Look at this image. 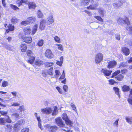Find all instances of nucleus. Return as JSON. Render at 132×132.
<instances>
[{
    "label": "nucleus",
    "mask_w": 132,
    "mask_h": 132,
    "mask_svg": "<svg viewBox=\"0 0 132 132\" xmlns=\"http://www.w3.org/2000/svg\"><path fill=\"white\" fill-rule=\"evenodd\" d=\"M57 125L60 127L62 128V130L68 132H72V131L70 130V127H68L67 125H65L61 117H58L55 119Z\"/></svg>",
    "instance_id": "1"
},
{
    "label": "nucleus",
    "mask_w": 132,
    "mask_h": 132,
    "mask_svg": "<svg viewBox=\"0 0 132 132\" xmlns=\"http://www.w3.org/2000/svg\"><path fill=\"white\" fill-rule=\"evenodd\" d=\"M58 109L56 106H55L54 109L51 108H47L41 109V112L44 114H49L52 113V115L54 116L56 115L58 113Z\"/></svg>",
    "instance_id": "2"
},
{
    "label": "nucleus",
    "mask_w": 132,
    "mask_h": 132,
    "mask_svg": "<svg viewBox=\"0 0 132 132\" xmlns=\"http://www.w3.org/2000/svg\"><path fill=\"white\" fill-rule=\"evenodd\" d=\"M103 55L101 53L99 52L96 54L94 57V61L96 64L100 63L102 61Z\"/></svg>",
    "instance_id": "3"
},
{
    "label": "nucleus",
    "mask_w": 132,
    "mask_h": 132,
    "mask_svg": "<svg viewBox=\"0 0 132 132\" xmlns=\"http://www.w3.org/2000/svg\"><path fill=\"white\" fill-rule=\"evenodd\" d=\"M23 109L24 108L23 106H20V108L18 110L17 113H14L12 114V118L16 120L19 119V115L22 114V111H23Z\"/></svg>",
    "instance_id": "4"
},
{
    "label": "nucleus",
    "mask_w": 132,
    "mask_h": 132,
    "mask_svg": "<svg viewBox=\"0 0 132 132\" xmlns=\"http://www.w3.org/2000/svg\"><path fill=\"white\" fill-rule=\"evenodd\" d=\"M117 22L119 24L123 25L125 24L127 26L130 24V22L128 18L127 17L123 18H119L117 20Z\"/></svg>",
    "instance_id": "5"
},
{
    "label": "nucleus",
    "mask_w": 132,
    "mask_h": 132,
    "mask_svg": "<svg viewBox=\"0 0 132 132\" xmlns=\"http://www.w3.org/2000/svg\"><path fill=\"white\" fill-rule=\"evenodd\" d=\"M62 118L64 120L66 124L71 128L72 126V122L68 118L67 114L65 113H63L62 115Z\"/></svg>",
    "instance_id": "6"
},
{
    "label": "nucleus",
    "mask_w": 132,
    "mask_h": 132,
    "mask_svg": "<svg viewBox=\"0 0 132 132\" xmlns=\"http://www.w3.org/2000/svg\"><path fill=\"white\" fill-rule=\"evenodd\" d=\"M45 56L49 59H51L54 56L52 52L49 49H47L46 50L45 53Z\"/></svg>",
    "instance_id": "7"
},
{
    "label": "nucleus",
    "mask_w": 132,
    "mask_h": 132,
    "mask_svg": "<svg viewBox=\"0 0 132 132\" xmlns=\"http://www.w3.org/2000/svg\"><path fill=\"white\" fill-rule=\"evenodd\" d=\"M46 127L49 129V132H56L57 129V127L55 126H51L48 125Z\"/></svg>",
    "instance_id": "8"
},
{
    "label": "nucleus",
    "mask_w": 132,
    "mask_h": 132,
    "mask_svg": "<svg viewBox=\"0 0 132 132\" xmlns=\"http://www.w3.org/2000/svg\"><path fill=\"white\" fill-rule=\"evenodd\" d=\"M101 72L103 73L105 76H109L111 74L112 71V70H109L106 69H103L101 71Z\"/></svg>",
    "instance_id": "9"
},
{
    "label": "nucleus",
    "mask_w": 132,
    "mask_h": 132,
    "mask_svg": "<svg viewBox=\"0 0 132 132\" xmlns=\"http://www.w3.org/2000/svg\"><path fill=\"white\" fill-rule=\"evenodd\" d=\"M46 23V21L44 19H43L41 20L40 23V29L41 30H44V29L45 28Z\"/></svg>",
    "instance_id": "10"
},
{
    "label": "nucleus",
    "mask_w": 132,
    "mask_h": 132,
    "mask_svg": "<svg viewBox=\"0 0 132 132\" xmlns=\"http://www.w3.org/2000/svg\"><path fill=\"white\" fill-rule=\"evenodd\" d=\"M117 63L115 61H110L108 63V68H113L117 65Z\"/></svg>",
    "instance_id": "11"
},
{
    "label": "nucleus",
    "mask_w": 132,
    "mask_h": 132,
    "mask_svg": "<svg viewBox=\"0 0 132 132\" xmlns=\"http://www.w3.org/2000/svg\"><path fill=\"white\" fill-rule=\"evenodd\" d=\"M53 15H51L49 16L47 18L46 23L47 25H49L53 23Z\"/></svg>",
    "instance_id": "12"
},
{
    "label": "nucleus",
    "mask_w": 132,
    "mask_h": 132,
    "mask_svg": "<svg viewBox=\"0 0 132 132\" xmlns=\"http://www.w3.org/2000/svg\"><path fill=\"white\" fill-rule=\"evenodd\" d=\"M29 2L27 0H17L16 1V3L18 4V6L19 7L22 5V3L28 4Z\"/></svg>",
    "instance_id": "13"
},
{
    "label": "nucleus",
    "mask_w": 132,
    "mask_h": 132,
    "mask_svg": "<svg viewBox=\"0 0 132 132\" xmlns=\"http://www.w3.org/2000/svg\"><path fill=\"white\" fill-rule=\"evenodd\" d=\"M22 39L24 42L27 43H30L32 42V39L30 37H22Z\"/></svg>",
    "instance_id": "14"
},
{
    "label": "nucleus",
    "mask_w": 132,
    "mask_h": 132,
    "mask_svg": "<svg viewBox=\"0 0 132 132\" xmlns=\"http://www.w3.org/2000/svg\"><path fill=\"white\" fill-rule=\"evenodd\" d=\"M122 51L125 55L127 56L129 54V50L127 48L123 47L122 48Z\"/></svg>",
    "instance_id": "15"
},
{
    "label": "nucleus",
    "mask_w": 132,
    "mask_h": 132,
    "mask_svg": "<svg viewBox=\"0 0 132 132\" xmlns=\"http://www.w3.org/2000/svg\"><path fill=\"white\" fill-rule=\"evenodd\" d=\"M94 94L93 93H90L89 95V97L87 98V103L88 104H90L92 103V101L93 98V95Z\"/></svg>",
    "instance_id": "16"
},
{
    "label": "nucleus",
    "mask_w": 132,
    "mask_h": 132,
    "mask_svg": "<svg viewBox=\"0 0 132 132\" xmlns=\"http://www.w3.org/2000/svg\"><path fill=\"white\" fill-rule=\"evenodd\" d=\"M127 62H123L120 63L119 64L118 68H119L121 69L123 67L127 66Z\"/></svg>",
    "instance_id": "17"
},
{
    "label": "nucleus",
    "mask_w": 132,
    "mask_h": 132,
    "mask_svg": "<svg viewBox=\"0 0 132 132\" xmlns=\"http://www.w3.org/2000/svg\"><path fill=\"white\" fill-rule=\"evenodd\" d=\"M98 12L99 14L102 17H103L106 13L105 11H104L103 9L102 8H100L99 9Z\"/></svg>",
    "instance_id": "18"
},
{
    "label": "nucleus",
    "mask_w": 132,
    "mask_h": 132,
    "mask_svg": "<svg viewBox=\"0 0 132 132\" xmlns=\"http://www.w3.org/2000/svg\"><path fill=\"white\" fill-rule=\"evenodd\" d=\"M65 77V75H62L60 77L59 79H61L60 81L61 82L65 84L66 82V79L64 78Z\"/></svg>",
    "instance_id": "19"
},
{
    "label": "nucleus",
    "mask_w": 132,
    "mask_h": 132,
    "mask_svg": "<svg viewBox=\"0 0 132 132\" xmlns=\"http://www.w3.org/2000/svg\"><path fill=\"white\" fill-rule=\"evenodd\" d=\"M28 4L29 7L30 9H35L36 7V5L34 3L29 2Z\"/></svg>",
    "instance_id": "20"
},
{
    "label": "nucleus",
    "mask_w": 132,
    "mask_h": 132,
    "mask_svg": "<svg viewBox=\"0 0 132 132\" xmlns=\"http://www.w3.org/2000/svg\"><path fill=\"white\" fill-rule=\"evenodd\" d=\"M21 51L22 52H24L26 51L27 47L25 44H21L20 46Z\"/></svg>",
    "instance_id": "21"
},
{
    "label": "nucleus",
    "mask_w": 132,
    "mask_h": 132,
    "mask_svg": "<svg viewBox=\"0 0 132 132\" xmlns=\"http://www.w3.org/2000/svg\"><path fill=\"white\" fill-rule=\"evenodd\" d=\"M90 0H82L81 1V5L86 6L88 5L89 3Z\"/></svg>",
    "instance_id": "22"
},
{
    "label": "nucleus",
    "mask_w": 132,
    "mask_h": 132,
    "mask_svg": "<svg viewBox=\"0 0 132 132\" xmlns=\"http://www.w3.org/2000/svg\"><path fill=\"white\" fill-rule=\"evenodd\" d=\"M27 20L29 23H33L36 20L35 18L34 17H29L27 18Z\"/></svg>",
    "instance_id": "23"
},
{
    "label": "nucleus",
    "mask_w": 132,
    "mask_h": 132,
    "mask_svg": "<svg viewBox=\"0 0 132 132\" xmlns=\"http://www.w3.org/2000/svg\"><path fill=\"white\" fill-rule=\"evenodd\" d=\"M12 126L10 125H5L4 127L6 131L7 132H10L12 128Z\"/></svg>",
    "instance_id": "24"
},
{
    "label": "nucleus",
    "mask_w": 132,
    "mask_h": 132,
    "mask_svg": "<svg viewBox=\"0 0 132 132\" xmlns=\"http://www.w3.org/2000/svg\"><path fill=\"white\" fill-rule=\"evenodd\" d=\"M97 5L96 4L91 5L87 7L88 10H96Z\"/></svg>",
    "instance_id": "25"
},
{
    "label": "nucleus",
    "mask_w": 132,
    "mask_h": 132,
    "mask_svg": "<svg viewBox=\"0 0 132 132\" xmlns=\"http://www.w3.org/2000/svg\"><path fill=\"white\" fill-rule=\"evenodd\" d=\"M23 30L26 34H29L31 32V30L29 28L27 27L25 28Z\"/></svg>",
    "instance_id": "26"
},
{
    "label": "nucleus",
    "mask_w": 132,
    "mask_h": 132,
    "mask_svg": "<svg viewBox=\"0 0 132 132\" xmlns=\"http://www.w3.org/2000/svg\"><path fill=\"white\" fill-rule=\"evenodd\" d=\"M126 121L130 124H132V117H126L125 118Z\"/></svg>",
    "instance_id": "27"
},
{
    "label": "nucleus",
    "mask_w": 132,
    "mask_h": 132,
    "mask_svg": "<svg viewBox=\"0 0 132 132\" xmlns=\"http://www.w3.org/2000/svg\"><path fill=\"white\" fill-rule=\"evenodd\" d=\"M35 59V57L34 56H30L29 60L27 61V62L30 64H32L34 62Z\"/></svg>",
    "instance_id": "28"
},
{
    "label": "nucleus",
    "mask_w": 132,
    "mask_h": 132,
    "mask_svg": "<svg viewBox=\"0 0 132 132\" xmlns=\"http://www.w3.org/2000/svg\"><path fill=\"white\" fill-rule=\"evenodd\" d=\"M37 120L38 122V126L40 129L41 130H42L43 129V128L41 126V120L40 118L39 117H38L37 118Z\"/></svg>",
    "instance_id": "29"
},
{
    "label": "nucleus",
    "mask_w": 132,
    "mask_h": 132,
    "mask_svg": "<svg viewBox=\"0 0 132 132\" xmlns=\"http://www.w3.org/2000/svg\"><path fill=\"white\" fill-rule=\"evenodd\" d=\"M113 89L115 93L118 95L119 97H120V96L119 93V89L117 87H114L113 88Z\"/></svg>",
    "instance_id": "30"
},
{
    "label": "nucleus",
    "mask_w": 132,
    "mask_h": 132,
    "mask_svg": "<svg viewBox=\"0 0 132 132\" xmlns=\"http://www.w3.org/2000/svg\"><path fill=\"white\" fill-rule=\"evenodd\" d=\"M122 89L123 91L127 92L129 90L130 88L128 86L125 85L122 87Z\"/></svg>",
    "instance_id": "31"
},
{
    "label": "nucleus",
    "mask_w": 132,
    "mask_h": 132,
    "mask_svg": "<svg viewBox=\"0 0 132 132\" xmlns=\"http://www.w3.org/2000/svg\"><path fill=\"white\" fill-rule=\"evenodd\" d=\"M38 28V25H35L32 29V35L34 34L36 32Z\"/></svg>",
    "instance_id": "32"
},
{
    "label": "nucleus",
    "mask_w": 132,
    "mask_h": 132,
    "mask_svg": "<svg viewBox=\"0 0 132 132\" xmlns=\"http://www.w3.org/2000/svg\"><path fill=\"white\" fill-rule=\"evenodd\" d=\"M116 78L119 81H121L123 79V76L121 74H119L117 76Z\"/></svg>",
    "instance_id": "33"
},
{
    "label": "nucleus",
    "mask_w": 132,
    "mask_h": 132,
    "mask_svg": "<svg viewBox=\"0 0 132 132\" xmlns=\"http://www.w3.org/2000/svg\"><path fill=\"white\" fill-rule=\"evenodd\" d=\"M37 16L39 18H42L43 17V15L40 10H38L37 12Z\"/></svg>",
    "instance_id": "34"
},
{
    "label": "nucleus",
    "mask_w": 132,
    "mask_h": 132,
    "mask_svg": "<svg viewBox=\"0 0 132 132\" xmlns=\"http://www.w3.org/2000/svg\"><path fill=\"white\" fill-rule=\"evenodd\" d=\"M5 120V122L9 123H11L12 121L11 119L8 116H6V118H4Z\"/></svg>",
    "instance_id": "35"
},
{
    "label": "nucleus",
    "mask_w": 132,
    "mask_h": 132,
    "mask_svg": "<svg viewBox=\"0 0 132 132\" xmlns=\"http://www.w3.org/2000/svg\"><path fill=\"white\" fill-rule=\"evenodd\" d=\"M5 120L4 118H0V125H5Z\"/></svg>",
    "instance_id": "36"
},
{
    "label": "nucleus",
    "mask_w": 132,
    "mask_h": 132,
    "mask_svg": "<svg viewBox=\"0 0 132 132\" xmlns=\"http://www.w3.org/2000/svg\"><path fill=\"white\" fill-rule=\"evenodd\" d=\"M126 29L129 31V34L132 35V27L129 26L126 27Z\"/></svg>",
    "instance_id": "37"
},
{
    "label": "nucleus",
    "mask_w": 132,
    "mask_h": 132,
    "mask_svg": "<svg viewBox=\"0 0 132 132\" xmlns=\"http://www.w3.org/2000/svg\"><path fill=\"white\" fill-rule=\"evenodd\" d=\"M44 40L43 39L39 40L38 43V45L39 47L42 46L44 44Z\"/></svg>",
    "instance_id": "38"
},
{
    "label": "nucleus",
    "mask_w": 132,
    "mask_h": 132,
    "mask_svg": "<svg viewBox=\"0 0 132 132\" xmlns=\"http://www.w3.org/2000/svg\"><path fill=\"white\" fill-rule=\"evenodd\" d=\"M10 6L12 9L15 11L17 10H19V9L16 5L12 4L10 5Z\"/></svg>",
    "instance_id": "39"
},
{
    "label": "nucleus",
    "mask_w": 132,
    "mask_h": 132,
    "mask_svg": "<svg viewBox=\"0 0 132 132\" xmlns=\"http://www.w3.org/2000/svg\"><path fill=\"white\" fill-rule=\"evenodd\" d=\"M11 22L13 23H16L18 21V19L15 17H13L11 20Z\"/></svg>",
    "instance_id": "40"
},
{
    "label": "nucleus",
    "mask_w": 132,
    "mask_h": 132,
    "mask_svg": "<svg viewBox=\"0 0 132 132\" xmlns=\"http://www.w3.org/2000/svg\"><path fill=\"white\" fill-rule=\"evenodd\" d=\"M94 18H95L96 19L98 20L101 22H103V20L102 19L101 16H94Z\"/></svg>",
    "instance_id": "41"
},
{
    "label": "nucleus",
    "mask_w": 132,
    "mask_h": 132,
    "mask_svg": "<svg viewBox=\"0 0 132 132\" xmlns=\"http://www.w3.org/2000/svg\"><path fill=\"white\" fill-rule=\"evenodd\" d=\"M70 105L71 107L72 108V109L77 114V111L76 109V107L75 105L73 103H71Z\"/></svg>",
    "instance_id": "42"
},
{
    "label": "nucleus",
    "mask_w": 132,
    "mask_h": 132,
    "mask_svg": "<svg viewBox=\"0 0 132 132\" xmlns=\"http://www.w3.org/2000/svg\"><path fill=\"white\" fill-rule=\"evenodd\" d=\"M120 71L119 70H118L117 71H115L113 74L111 76V78H113L114 76H116L118 74L120 73Z\"/></svg>",
    "instance_id": "43"
},
{
    "label": "nucleus",
    "mask_w": 132,
    "mask_h": 132,
    "mask_svg": "<svg viewBox=\"0 0 132 132\" xmlns=\"http://www.w3.org/2000/svg\"><path fill=\"white\" fill-rule=\"evenodd\" d=\"M42 63V62L40 60H36L35 62V64L38 65H40Z\"/></svg>",
    "instance_id": "44"
},
{
    "label": "nucleus",
    "mask_w": 132,
    "mask_h": 132,
    "mask_svg": "<svg viewBox=\"0 0 132 132\" xmlns=\"http://www.w3.org/2000/svg\"><path fill=\"white\" fill-rule=\"evenodd\" d=\"M53 69L52 67H51L48 70V73L49 75H53V73L52 71Z\"/></svg>",
    "instance_id": "45"
},
{
    "label": "nucleus",
    "mask_w": 132,
    "mask_h": 132,
    "mask_svg": "<svg viewBox=\"0 0 132 132\" xmlns=\"http://www.w3.org/2000/svg\"><path fill=\"white\" fill-rule=\"evenodd\" d=\"M53 63L52 62H46L45 63V65L47 67H50L52 66Z\"/></svg>",
    "instance_id": "46"
},
{
    "label": "nucleus",
    "mask_w": 132,
    "mask_h": 132,
    "mask_svg": "<svg viewBox=\"0 0 132 132\" xmlns=\"http://www.w3.org/2000/svg\"><path fill=\"white\" fill-rule=\"evenodd\" d=\"M54 39L55 41L58 43H60V38L57 36H56L54 37Z\"/></svg>",
    "instance_id": "47"
},
{
    "label": "nucleus",
    "mask_w": 132,
    "mask_h": 132,
    "mask_svg": "<svg viewBox=\"0 0 132 132\" xmlns=\"http://www.w3.org/2000/svg\"><path fill=\"white\" fill-rule=\"evenodd\" d=\"M25 123V121L23 119H21L19 120L18 122V123L20 125H22L24 124Z\"/></svg>",
    "instance_id": "48"
},
{
    "label": "nucleus",
    "mask_w": 132,
    "mask_h": 132,
    "mask_svg": "<svg viewBox=\"0 0 132 132\" xmlns=\"http://www.w3.org/2000/svg\"><path fill=\"white\" fill-rule=\"evenodd\" d=\"M8 85V82L6 81H4L2 82V86L4 87H5L7 86Z\"/></svg>",
    "instance_id": "49"
},
{
    "label": "nucleus",
    "mask_w": 132,
    "mask_h": 132,
    "mask_svg": "<svg viewBox=\"0 0 132 132\" xmlns=\"http://www.w3.org/2000/svg\"><path fill=\"white\" fill-rule=\"evenodd\" d=\"M8 27L9 29L11 31H13L14 29V26L12 25H10Z\"/></svg>",
    "instance_id": "50"
},
{
    "label": "nucleus",
    "mask_w": 132,
    "mask_h": 132,
    "mask_svg": "<svg viewBox=\"0 0 132 132\" xmlns=\"http://www.w3.org/2000/svg\"><path fill=\"white\" fill-rule=\"evenodd\" d=\"M56 45L58 46V48L59 50H60L61 51H63V48L62 45L61 44H56Z\"/></svg>",
    "instance_id": "51"
},
{
    "label": "nucleus",
    "mask_w": 132,
    "mask_h": 132,
    "mask_svg": "<svg viewBox=\"0 0 132 132\" xmlns=\"http://www.w3.org/2000/svg\"><path fill=\"white\" fill-rule=\"evenodd\" d=\"M115 37L116 39L118 40H119L120 39V35L118 34H116L115 35Z\"/></svg>",
    "instance_id": "52"
},
{
    "label": "nucleus",
    "mask_w": 132,
    "mask_h": 132,
    "mask_svg": "<svg viewBox=\"0 0 132 132\" xmlns=\"http://www.w3.org/2000/svg\"><path fill=\"white\" fill-rule=\"evenodd\" d=\"M20 105V104L17 102H13L12 103L11 106H18Z\"/></svg>",
    "instance_id": "53"
},
{
    "label": "nucleus",
    "mask_w": 132,
    "mask_h": 132,
    "mask_svg": "<svg viewBox=\"0 0 132 132\" xmlns=\"http://www.w3.org/2000/svg\"><path fill=\"white\" fill-rule=\"evenodd\" d=\"M29 129L28 128H24L21 130V132H29Z\"/></svg>",
    "instance_id": "54"
},
{
    "label": "nucleus",
    "mask_w": 132,
    "mask_h": 132,
    "mask_svg": "<svg viewBox=\"0 0 132 132\" xmlns=\"http://www.w3.org/2000/svg\"><path fill=\"white\" fill-rule=\"evenodd\" d=\"M29 23L28 21L27 20L24 21H22L21 22V24L22 25L25 26L26 25Z\"/></svg>",
    "instance_id": "55"
},
{
    "label": "nucleus",
    "mask_w": 132,
    "mask_h": 132,
    "mask_svg": "<svg viewBox=\"0 0 132 132\" xmlns=\"http://www.w3.org/2000/svg\"><path fill=\"white\" fill-rule=\"evenodd\" d=\"M56 89L58 90V91L60 94L62 93V90L59 87H56Z\"/></svg>",
    "instance_id": "56"
},
{
    "label": "nucleus",
    "mask_w": 132,
    "mask_h": 132,
    "mask_svg": "<svg viewBox=\"0 0 132 132\" xmlns=\"http://www.w3.org/2000/svg\"><path fill=\"white\" fill-rule=\"evenodd\" d=\"M63 90L66 92L68 91V86L67 85H64L63 86Z\"/></svg>",
    "instance_id": "57"
},
{
    "label": "nucleus",
    "mask_w": 132,
    "mask_h": 132,
    "mask_svg": "<svg viewBox=\"0 0 132 132\" xmlns=\"http://www.w3.org/2000/svg\"><path fill=\"white\" fill-rule=\"evenodd\" d=\"M109 84L111 85H113L115 83H116V82L113 80L111 79L109 80Z\"/></svg>",
    "instance_id": "58"
},
{
    "label": "nucleus",
    "mask_w": 132,
    "mask_h": 132,
    "mask_svg": "<svg viewBox=\"0 0 132 132\" xmlns=\"http://www.w3.org/2000/svg\"><path fill=\"white\" fill-rule=\"evenodd\" d=\"M5 48H7L8 50H11L12 49V47L9 45H6L5 46Z\"/></svg>",
    "instance_id": "59"
},
{
    "label": "nucleus",
    "mask_w": 132,
    "mask_h": 132,
    "mask_svg": "<svg viewBox=\"0 0 132 132\" xmlns=\"http://www.w3.org/2000/svg\"><path fill=\"white\" fill-rule=\"evenodd\" d=\"M32 53V51L30 50H28L27 52V54L28 56H30L31 55V54Z\"/></svg>",
    "instance_id": "60"
},
{
    "label": "nucleus",
    "mask_w": 132,
    "mask_h": 132,
    "mask_svg": "<svg viewBox=\"0 0 132 132\" xmlns=\"http://www.w3.org/2000/svg\"><path fill=\"white\" fill-rule=\"evenodd\" d=\"M0 113L2 115H5L7 114V111H0Z\"/></svg>",
    "instance_id": "61"
},
{
    "label": "nucleus",
    "mask_w": 132,
    "mask_h": 132,
    "mask_svg": "<svg viewBox=\"0 0 132 132\" xmlns=\"http://www.w3.org/2000/svg\"><path fill=\"white\" fill-rule=\"evenodd\" d=\"M19 125H20L19 124V123H18L15 124L14 126V127L15 128L19 129L20 128Z\"/></svg>",
    "instance_id": "62"
},
{
    "label": "nucleus",
    "mask_w": 132,
    "mask_h": 132,
    "mask_svg": "<svg viewBox=\"0 0 132 132\" xmlns=\"http://www.w3.org/2000/svg\"><path fill=\"white\" fill-rule=\"evenodd\" d=\"M11 93L14 96L13 98H14V97H16L17 96V93L16 92H12Z\"/></svg>",
    "instance_id": "63"
},
{
    "label": "nucleus",
    "mask_w": 132,
    "mask_h": 132,
    "mask_svg": "<svg viewBox=\"0 0 132 132\" xmlns=\"http://www.w3.org/2000/svg\"><path fill=\"white\" fill-rule=\"evenodd\" d=\"M55 73L57 76L60 75H61V73L58 70H56L55 71Z\"/></svg>",
    "instance_id": "64"
}]
</instances>
